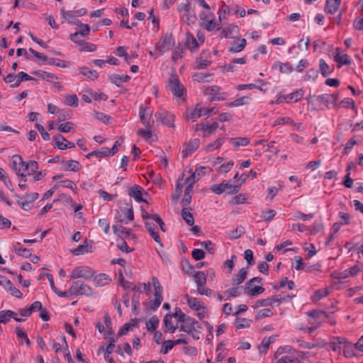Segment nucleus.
Here are the masks:
<instances>
[{
    "label": "nucleus",
    "instance_id": "61",
    "mask_svg": "<svg viewBox=\"0 0 363 363\" xmlns=\"http://www.w3.org/2000/svg\"><path fill=\"white\" fill-rule=\"evenodd\" d=\"M241 287H233L225 291L228 294V297H236L241 294Z\"/></svg>",
    "mask_w": 363,
    "mask_h": 363
},
{
    "label": "nucleus",
    "instance_id": "6",
    "mask_svg": "<svg viewBox=\"0 0 363 363\" xmlns=\"http://www.w3.org/2000/svg\"><path fill=\"white\" fill-rule=\"evenodd\" d=\"M174 41L172 35H163L155 45V49L160 55L169 50L174 45Z\"/></svg>",
    "mask_w": 363,
    "mask_h": 363
},
{
    "label": "nucleus",
    "instance_id": "54",
    "mask_svg": "<svg viewBox=\"0 0 363 363\" xmlns=\"http://www.w3.org/2000/svg\"><path fill=\"white\" fill-rule=\"evenodd\" d=\"M53 140L55 141V147L58 148L59 150H64V148L62 147L61 145H65L64 141L66 140L65 138L61 134H57L55 136H54Z\"/></svg>",
    "mask_w": 363,
    "mask_h": 363
},
{
    "label": "nucleus",
    "instance_id": "49",
    "mask_svg": "<svg viewBox=\"0 0 363 363\" xmlns=\"http://www.w3.org/2000/svg\"><path fill=\"white\" fill-rule=\"evenodd\" d=\"M225 192L228 194L237 193L240 189V185H233L230 183H224Z\"/></svg>",
    "mask_w": 363,
    "mask_h": 363
},
{
    "label": "nucleus",
    "instance_id": "10",
    "mask_svg": "<svg viewBox=\"0 0 363 363\" xmlns=\"http://www.w3.org/2000/svg\"><path fill=\"white\" fill-rule=\"evenodd\" d=\"M25 162H23L21 156L15 155L12 157L11 169L21 178L26 177L23 172H21V168H24Z\"/></svg>",
    "mask_w": 363,
    "mask_h": 363
},
{
    "label": "nucleus",
    "instance_id": "44",
    "mask_svg": "<svg viewBox=\"0 0 363 363\" xmlns=\"http://www.w3.org/2000/svg\"><path fill=\"white\" fill-rule=\"evenodd\" d=\"M212 76L211 74L209 73H196L194 76V80L198 82H208L210 80L208 79L209 77Z\"/></svg>",
    "mask_w": 363,
    "mask_h": 363
},
{
    "label": "nucleus",
    "instance_id": "64",
    "mask_svg": "<svg viewBox=\"0 0 363 363\" xmlns=\"http://www.w3.org/2000/svg\"><path fill=\"white\" fill-rule=\"evenodd\" d=\"M272 315H273V312L271 309L264 308V309H261L258 311L257 318L259 319V318H264V317H270Z\"/></svg>",
    "mask_w": 363,
    "mask_h": 363
},
{
    "label": "nucleus",
    "instance_id": "57",
    "mask_svg": "<svg viewBox=\"0 0 363 363\" xmlns=\"http://www.w3.org/2000/svg\"><path fill=\"white\" fill-rule=\"evenodd\" d=\"M186 46L191 52H194L198 48L199 44L196 40L192 36L191 38L187 39Z\"/></svg>",
    "mask_w": 363,
    "mask_h": 363
},
{
    "label": "nucleus",
    "instance_id": "48",
    "mask_svg": "<svg viewBox=\"0 0 363 363\" xmlns=\"http://www.w3.org/2000/svg\"><path fill=\"white\" fill-rule=\"evenodd\" d=\"M58 201H63L64 203H66L67 204L71 206L72 207L74 206V201H73V199L70 196L65 194H61L60 195H59L58 199H55L54 202H57Z\"/></svg>",
    "mask_w": 363,
    "mask_h": 363
},
{
    "label": "nucleus",
    "instance_id": "26",
    "mask_svg": "<svg viewBox=\"0 0 363 363\" xmlns=\"http://www.w3.org/2000/svg\"><path fill=\"white\" fill-rule=\"evenodd\" d=\"M238 31L239 28L237 26L230 25L223 29L222 34L226 38H233V35L238 33Z\"/></svg>",
    "mask_w": 363,
    "mask_h": 363
},
{
    "label": "nucleus",
    "instance_id": "38",
    "mask_svg": "<svg viewBox=\"0 0 363 363\" xmlns=\"http://www.w3.org/2000/svg\"><path fill=\"white\" fill-rule=\"evenodd\" d=\"M303 95V91L302 89H298L296 91L284 96V99H285V101H289V100H294V102H296L302 98Z\"/></svg>",
    "mask_w": 363,
    "mask_h": 363
},
{
    "label": "nucleus",
    "instance_id": "2",
    "mask_svg": "<svg viewBox=\"0 0 363 363\" xmlns=\"http://www.w3.org/2000/svg\"><path fill=\"white\" fill-rule=\"evenodd\" d=\"M71 293L74 296H90L93 294V289L84 281L77 280L72 283Z\"/></svg>",
    "mask_w": 363,
    "mask_h": 363
},
{
    "label": "nucleus",
    "instance_id": "4",
    "mask_svg": "<svg viewBox=\"0 0 363 363\" xmlns=\"http://www.w3.org/2000/svg\"><path fill=\"white\" fill-rule=\"evenodd\" d=\"M95 274V272L89 267L78 266L74 268L70 275L71 279L82 278L90 279Z\"/></svg>",
    "mask_w": 363,
    "mask_h": 363
},
{
    "label": "nucleus",
    "instance_id": "36",
    "mask_svg": "<svg viewBox=\"0 0 363 363\" xmlns=\"http://www.w3.org/2000/svg\"><path fill=\"white\" fill-rule=\"evenodd\" d=\"M334 60L335 62H338V67H342V65H349L351 64V61L349 59V56L347 55H337L334 56Z\"/></svg>",
    "mask_w": 363,
    "mask_h": 363
},
{
    "label": "nucleus",
    "instance_id": "62",
    "mask_svg": "<svg viewBox=\"0 0 363 363\" xmlns=\"http://www.w3.org/2000/svg\"><path fill=\"white\" fill-rule=\"evenodd\" d=\"M82 47L81 51L84 52H94L96 49V46L94 44L82 41Z\"/></svg>",
    "mask_w": 363,
    "mask_h": 363
},
{
    "label": "nucleus",
    "instance_id": "41",
    "mask_svg": "<svg viewBox=\"0 0 363 363\" xmlns=\"http://www.w3.org/2000/svg\"><path fill=\"white\" fill-rule=\"evenodd\" d=\"M79 99L76 94L68 95L65 97V104L72 107L78 106Z\"/></svg>",
    "mask_w": 363,
    "mask_h": 363
},
{
    "label": "nucleus",
    "instance_id": "55",
    "mask_svg": "<svg viewBox=\"0 0 363 363\" xmlns=\"http://www.w3.org/2000/svg\"><path fill=\"white\" fill-rule=\"evenodd\" d=\"M174 346V344L173 343V340L165 341L162 346L160 352L165 354L169 352V350H172Z\"/></svg>",
    "mask_w": 363,
    "mask_h": 363
},
{
    "label": "nucleus",
    "instance_id": "32",
    "mask_svg": "<svg viewBox=\"0 0 363 363\" xmlns=\"http://www.w3.org/2000/svg\"><path fill=\"white\" fill-rule=\"evenodd\" d=\"M205 52L203 51L200 53L199 57L196 60V69H201L206 68L210 65V61L205 58Z\"/></svg>",
    "mask_w": 363,
    "mask_h": 363
},
{
    "label": "nucleus",
    "instance_id": "29",
    "mask_svg": "<svg viewBox=\"0 0 363 363\" xmlns=\"http://www.w3.org/2000/svg\"><path fill=\"white\" fill-rule=\"evenodd\" d=\"M194 280L197 284V287L204 286L206 283V277L203 272H197L194 275Z\"/></svg>",
    "mask_w": 363,
    "mask_h": 363
},
{
    "label": "nucleus",
    "instance_id": "1",
    "mask_svg": "<svg viewBox=\"0 0 363 363\" xmlns=\"http://www.w3.org/2000/svg\"><path fill=\"white\" fill-rule=\"evenodd\" d=\"M116 219L125 224H128L134 219V213L132 203H126L125 207H119L117 210Z\"/></svg>",
    "mask_w": 363,
    "mask_h": 363
},
{
    "label": "nucleus",
    "instance_id": "43",
    "mask_svg": "<svg viewBox=\"0 0 363 363\" xmlns=\"http://www.w3.org/2000/svg\"><path fill=\"white\" fill-rule=\"evenodd\" d=\"M80 72L83 75L86 76L88 78L91 79H94L98 77V73L96 72V71L90 69L88 67L81 68Z\"/></svg>",
    "mask_w": 363,
    "mask_h": 363
},
{
    "label": "nucleus",
    "instance_id": "53",
    "mask_svg": "<svg viewBox=\"0 0 363 363\" xmlns=\"http://www.w3.org/2000/svg\"><path fill=\"white\" fill-rule=\"evenodd\" d=\"M328 294V290L325 289L318 290L314 293V294L311 298H312L313 301H317L320 300V298H322L325 296H327Z\"/></svg>",
    "mask_w": 363,
    "mask_h": 363
},
{
    "label": "nucleus",
    "instance_id": "15",
    "mask_svg": "<svg viewBox=\"0 0 363 363\" xmlns=\"http://www.w3.org/2000/svg\"><path fill=\"white\" fill-rule=\"evenodd\" d=\"M188 306L194 311L205 310L203 303L198 300L196 298L191 297L186 295Z\"/></svg>",
    "mask_w": 363,
    "mask_h": 363
},
{
    "label": "nucleus",
    "instance_id": "9",
    "mask_svg": "<svg viewBox=\"0 0 363 363\" xmlns=\"http://www.w3.org/2000/svg\"><path fill=\"white\" fill-rule=\"evenodd\" d=\"M152 111L150 108L140 107V119L141 123L148 129H152L153 127L154 121H151Z\"/></svg>",
    "mask_w": 363,
    "mask_h": 363
},
{
    "label": "nucleus",
    "instance_id": "50",
    "mask_svg": "<svg viewBox=\"0 0 363 363\" xmlns=\"http://www.w3.org/2000/svg\"><path fill=\"white\" fill-rule=\"evenodd\" d=\"M277 363H299V362L297 361V358L295 357V355H285L279 358Z\"/></svg>",
    "mask_w": 363,
    "mask_h": 363
},
{
    "label": "nucleus",
    "instance_id": "35",
    "mask_svg": "<svg viewBox=\"0 0 363 363\" xmlns=\"http://www.w3.org/2000/svg\"><path fill=\"white\" fill-rule=\"evenodd\" d=\"M159 324V319L157 316H152L146 323V328L147 331L153 332L156 330Z\"/></svg>",
    "mask_w": 363,
    "mask_h": 363
},
{
    "label": "nucleus",
    "instance_id": "58",
    "mask_svg": "<svg viewBox=\"0 0 363 363\" xmlns=\"http://www.w3.org/2000/svg\"><path fill=\"white\" fill-rule=\"evenodd\" d=\"M94 115H95V118L98 121H101L105 124H108L111 119V116L106 115L105 113H101V112H95Z\"/></svg>",
    "mask_w": 363,
    "mask_h": 363
},
{
    "label": "nucleus",
    "instance_id": "37",
    "mask_svg": "<svg viewBox=\"0 0 363 363\" xmlns=\"http://www.w3.org/2000/svg\"><path fill=\"white\" fill-rule=\"evenodd\" d=\"M347 343L345 338L341 337H337L334 338V340L330 343L332 350L333 351H337L340 350V345L342 344Z\"/></svg>",
    "mask_w": 363,
    "mask_h": 363
},
{
    "label": "nucleus",
    "instance_id": "16",
    "mask_svg": "<svg viewBox=\"0 0 363 363\" xmlns=\"http://www.w3.org/2000/svg\"><path fill=\"white\" fill-rule=\"evenodd\" d=\"M145 228L147 230L150 234L151 237L154 239V240L162 245L161 239L160 235L157 231H155L156 226L153 223L146 221L145 223Z\"/></svg>",
    "mask_w": 363,
    "mask_h": 363
},
{
    "label": "nucleus",
    "instance_id": "28",
    "mask_svg": "<svg viewBox=\"0 0 363 363\" xmlns=\"http://www.w3.org/2000/svg\"><path fill=\"white\" fill-rule=\"evenodd\" d=\"M191 208H183L182 211V217L185 220V222L190 226H192L194 224V219L193 215L188 211Z\"/></svg>",
    "mask_w": 363,
    "mask_h": 363
},
{
    "label": "nucleus",
    "instance_id": "40",
    "mask_svg": "<svg viewBox=\"0 0 363 363\" xmlns=\"http://www.w3.org/2000/svg\"><path fill=\"white\" fill-rule=\"evenodd\" d=\"M239 44L234 42L233 45L230 48V52H239L242 51L246 45V40L245 38L239 39Z\"/></svg>",
    "mask_w": 363,
    "mask_h": 363
},
{
    "label": "nucleus",
    "instance_id": "59",
    "mask_svg": "<svg viewBox=\"0 0 363 363\" xmlns=\"http://www.w3.org/2000/svg\"><path fill=\"white\" fill-rule=\"evenodd\" d=\"M16 335L19 338H23L25 340V342L28 346L30 345V341L29 338L28 337V335L25 332L22 330V329L20 327H16Z\"/></svg>",
    "mask_w": 363,
    "mask_h": 363
},
{
    "label": "nucleus",
    "instance_id": "46",
    "mask_svg": "<svg viewBox=\"0 0 363 363\" xmlns=\"http://www.w3.org/2000/svg\"><path fill=\"white\" fill-rule=\"evenodd\" d=\"M91 156H96L97 157H103L108 156V152H107V147H104L99 150L92 151L91 152L89 153L86 155V157L90 158Z\"/></svg>",
    "mask_w": 363,
    "mask_h": 363
},
{
    "label": "nucleus",
    "instance_id": "21",
    "mask_svg": "<svg viewBox=\"0 0 363 363\" xmlns=\"http://www.w3.org/2000/svg\"><path fill=\"white\" fill-rule=\"evenodd\" d=\"M61 15L62 18L70 23L79 25V23H80L79 21L75 19V13L73 11H65L62 9L61 10Z\"/></svg>",
    "mask_w": 363,
    "mask_h": 363
},
{
    "label": "nucleus",
    "instance_id": "52",
    "mask_svg": "<svg viewBox=\"0 0 363 363\" xmlns=\"http://www.w3.org/2000/svg\"><path fill=\"white\" fill-rule=\"evenodd\" d=\"M245 233V228L242 226H238L235 230L230 231L229 233L232 239H237L240 238Z\"/></svg>",
    "mask_w": 363,
    "mask_h": 363
},
{
    "label": "nucleus",
    "instance_id": "33",
    "mask_svg": "<svg viewBox=\"0 0 363 363\" xmlns=\"http://www.w3.org/2000/svg\"><path fill=\"white\" fill-rule=\"evenodd\" d=\"M182 20L187 25H192L196 21L197 18L196 14L190 11L186 12L182 17Z\"/></svg>",
    "mask_w": 363,
    "mask_h": 363
},
{
    "label": "nucleus",
    "instance_id": "39",
    "mask_svg": "<svg viewBox=\"0 0 363 363\" xmlns=\"http://www.w3.org/2000/svg\"><path fill=\"white\" fill-rule=\"evenodd\" d=\"M171 318H172V315L166 314V315L164 318L163 322H164L166 330L169 331L170 333H173L176 330V329L178 328V326L172 325V324L171 323Z\"/></svg>",
    "mask_w": 363,
    "mask_h": 363
},
{
    "label": "nucleus",
    "instance_id": "22",
    "mask_svg": "<svg viewBox=\"0 0 363 363\" xmlns=\"http://www.w3.org/2000/svg\"><path fill=\"white\" fill-rule=\"evenodd\" d=\"M111 279L109 276L106 274H99L94 277V281L96 286H103L108 284Z\"/></svg>",
    "mask_w": 363,
    "mask_h": 363
},
{
    "label": "nucleus",
    "instance_id": "24",
    "mask_svg": "<svg viewBox=\"0 0 363 363\" xmlns=\"http://www.w3.org/2000/svg\"><path fill=\"white\" fill-rule=\"evenodd\" d=\"M24 168L23 172H28V174H33L37 172L38 169V164L37 162L30 160L28 162H25Z\"/></svg>",
    "mask_w": 363,
    "mask_h": 363
},
{
    "label": "nucleus",
    "instance_id": "47",
    "mask_svg": "<svg viewBox=\"0 0 363 363\" xmlns=\"http://www.w3.org/2000/svg\"><path fill=\"white\" fill-rule=\"evenodd\" d=\"M313 97L315 98L316 101L320 104H323L326 106H328L330 100L329 99V94H325L318 96H313Z\"/></svg>",
    "mask_w": 363,
    "mask_h": 363
},
{
    "label": "nucleus",
    "instance_id": "14",
    "mask_svg": "<svg viewBox=\"0 0 363 363\" xmlns=\"http://www.w3.org/2000/svg\"><path fill=\"white\" fill-rule=\"evenodd\" d=\"M200 145V140L198 138H194L189 141L186 145V149L183 150L182 154L184 157H187L196 151Z\"/></svg>",
    "mask_w": 363,
    "mask_h": 363
},
{
    "label": "nucleus",
    "instance_id": "12",
    "mask_svg": "<svg viewBox=\"0 0 363 363\" xmlns=\"http://www.w3.org/2000/svg\"><path fill=\"white\" fill-rule=\"evenodd\" d=\"M157 119L164 125H166L170 128H174L173 123L174 116L166 111L158 112L156 115Z\"/></svg>",
    "mask_w": 363,
    "mask_h": 363
},
{
    "label": "nucleus",
    "instance_id": "3",
    "mask_svg": "<svg viewBox=\"0 0 363 363\" xmlns=\"http://www.w3.org/2000/svg\"><path fill=\"white\" fill-rule=\"evenodd\" d=\"M262 278L256 277L248 280L245 286L244 290L245 294L250 296H257L259 294L264 291V288L260 286H255V288H252V286L255 282L261 283Z\"/></svg>",
    "mask_w": 363,
    "mask_h": 363
},
{
    "label": "nucleus",
    "instance_id": "63",
    "mask_svg": "<svg viewBox=\"0 0 363 363\" xmlns=\"http://www.w3.org/2000/svg\"><path fill=\"white\" fill-rule=\"evenodd\" d=\"M99 226L103 228L104 233L108 234L109 232L110 223L106 218H101L99 220Z\"/></svg>",
    "mask_w": 363,
    "mask_h": 363
},
{
    "label": "nucleus",
    "instance_id": "19",
    "mask_svg": "<svg viewBox=\"0 0 363 363\" xmlns=\"http://www.w3.org/2000/svg\"><path fill=\"white\" fill-rule=\"evenodd\" d=\"M295 352L297 351L290 345H284L279 347L274 353V358L278 357L283 354H289L290 355H295Z\"/></svg>",
    "mask_w": 363,
    "mask_h": 363
},
{
    "label": "nucleus",
    "instance_id": "20",
    "mask_svg": "<svg viewBox=\"0 0 363 363\" xmlns=\"http://www.w3.org/2000/svg\"><path fill=\"white\" fill-rule=\"evenodd\" d=\"M247 268H242L236 276L233 278V285H239L244 281L247 275Z\"/></svg>",
    "mask_w": 363,
    "mask_h": 363
},
{
    "label": "nucleus",
    "instance_id": "23",
    "mask_svg": "<svg viewBox=\"0 0 363 363\" xmlns=\"http://www.w3.org/2000/svg\"><path fill=\"white\" fill-rule=\"evenodd\" d=\"M130 79V77L128 75L112 74L109 77V80L117 86H120L123 82H128Z\"/></svg>",
    "mask_w": 363,
    "mask_h": 363
},
{
    "label": "nucleus",
    "instance_id": "42",
    "mask_svg": "<svg viewBox=\"0 0 363 363\" xmlns=\"http://www.w3.org/2000/svg\"><path fill=\"white\" fill-rule=\"evenodd\" d=\"M223 142H224V138H218L215 142H213L212 143H209L206 146V150L208 152H211L214 150H216V149L219 148L223 145Z\"/></svg>",
    "mask_w": 363,
    "mask_h": 363
},
{
    "label": "nucleus",
    "instance_id": "7",
    "mask_svg": "<svg viewBox=\"0 0 363 363\" xmlns=\"http://www.w3.org/2000/svg\"><path fill=\"white\" fill-rule=\"evenodd\" d=\"M168 84L174 96L181 97L183 95L184 86L180 83L176 74H171Z\"/></svg>",
    "mask_w": 363,
    "mask_h": 363
},
{
    "label": "nucleus",
    "instance_id": "11",
    "mask_svg": "<svg viewBox=\"0 0 363 363\" xmlns=\"http://www.w3.org/2000/svg\"><path fill=\"white\" fill-rule=\"evenodd\" d=\"M218 128V124L215 122L211 125H206L203 123H199L196 125V130H202L204 137L209 136L213 134L216 130Z\"/></svg>",
    "mask_w": 363,
    "mask_h": 363
},
{
    "label": "nucleus",
    "instance_id": "27",
    "mask_svg": "<svg viewBox=\"0 0 363 363\" xmlns=\"http://www.w3.org/2000/svg\"><path fill=\"white\" fill-rule=\"evenodd\" d=\"M62 162L65 163L66 167L65 168V170L66 171L78 172L80 169V164L77 161L72 160L65 161L64 160H62Z\"/></svg>",
    "mask_w": 363,
    "mask_h": 363
},
{
    "label": "nucleus",
    "instance_id": "8",
    "mask_svg": "<svg viewBox=\"0 0 363 363\" xmlns=\"http://www.w3.org/2000/svg\"><path fill=\"white\" fill-rule=\"evenodd\" d=\"M182 323L183 324L180 327V330L186 333L197 332V328H201L198 321L187 315Z\"/></svg>",
    "mask_w": 363,
    "mask_h": 363
},
{
    "label": "nucleus",
    "instance_id": "51",
    "mask_svg": "<svg viewBox=\"0 0 363 363\" xmlns=\"http://www.w3.org/2000/svg\"><path fill=\"white\" fill-rule=\"evenodd\" d=\"M182 269L185 274H191L194 272V267L185 260L182 262Z\"/></svg>",
    "mask_w": 363,
    "mask_h": 363
},
{
    "label": "nucleus",
    "instance_id": "17",
    "mask_svg": "<svg viewBox=\"0 0 363 363\" xmlns=\"http://www.w3.org/2000/svg\"><path fill=\"white\" fill-rule=\"evenodd\" d=\"M341 0H326L325 11L328 13L333 14L339 9Z\"/></svg>",
    "mask_w": 363,
    "mask_h": 363
},
{
    "label": "nucleus",
    "instance_id": "25",
    "mask_svg": "<svg viewBox=\"0 0 363 363\" xmlns=\"http://www.w3.org/2000/svg\"><path fill=\"white\" fill-rule=\"evenodd\" d=\"M229 142L232 143L235 148L240 146H246L250 143V139L247 138H231L228 139Z\"/></svg>",
    "mask_w": 363,
    "mask_h": 363
},
{
    "label": "nucleus",
    "instance_id": "30",
    "mask_svg": "<svg viewBox=\"0 0 363 363\" xmlns=\"http://www.w3.org/2000/svg\"><path fill=\"white\" fill-rule=\"evenodd\" d=\"M319 69L323 77H327L331 74L333 71V68H330V66L323 59L320 60Z\"/></svg>",
    "mask_w": 363,
    "mask_h": 363
},
{
    "label": "nucleus",
    "instance_id": "13",
    "mask_svg": "<svg viewBox=\"0 0 363 363\" xmlns=\"http://www.w3.org/2000/svg\"><path fill=\"white\" fill-rule=\"evenodd\" d=\"M143 194L145 195L147 194V193L138 185H134L129 189V196L134 198L138 202L145 201L142 197Z\"/></svg>",
    "mask_w": 363,
    "mask_h": 363
},
{
    "label": "nucleus",
    "instance_id": "34",
    "mask_svg": "<svg viewBox=\"0 0 363 363\" xmlns=\"http://www.w3.org/2000/svg\"><path fill=\"white\" fill-rule=\"evenodd\" d=\"M250 100H251L250 97L244 96L240 97V98L235 99V101L229 103L228 106L229 107L240 106L248 104L249 102L250 101Z\"/></svg>",
    "mask_w": 363,
    "mask_h": 363
},
{
    "label": "nucleus",
    "instance_id": "56",
    "mask_svg": "<svg viewBox=\"0 0 363 363\" xmlns=\"http://www.w3.org/2000/svg\"><path fill=\"white\" fill-rule=\"evenodd\" d=\"M15 252L19 255L24 257H31L30 250L26 247H16Z\"/></svg>",
    "mask_w": 363,
    "mask_h": 363
},
{
    "label": "nucleus",
    "instance_id": "45",
    "mask_svg": "<svg viewBox=\"0 0 363 363\" xmlns=\"http://www.w3.org/2000/svg\"><path fill=\"white\" fill-rule=\"evenodd\" d=\"M205 167H200L199 169H196V171L191 174V175L186 179V182H193V180H199L201 175L204 173L203 170Z\"/></svg>",
    "mask_w": 363,
    "mask_h": 363
},
{
    "label": "nucleus",
    "instance_id": "18",
    "mask_svg": "<svg viewBox=\"0 0 363 363\" xmlns=\"http://www.w3.org/2000/svg\"><path fill=\"white\" fill-rule=\"evenodd\" d=\"M33 74L37 76L39 78H41L43 79L46 80L47 82H51V83H55V80H57L58 78L57 76H55L52 73L47 72L45 71H36L34 72Z\"/></svg>",
    "mask_w": 363,
    "mask_h": 363
},
{
    "label": "nucleus",
    "instance_id": "31",
    "mask_svg": "<svg viewBox=\"0 0 363 363\" xmlns=\"http://www.w3.org/2000/svg\"><path fill=\"white\" fill-rule=\"evenodd\" d=\"M17 77H18V79H17L16 82L11 84V87H12V88L18 87L20 85L21 82L23 81L34 80L33 77L29 76L28 74H26L24 72H19Z\"/></svg>",
    "mask_w": 363,
    "mask_h": 363
},
{
    "label": "nucleus",
    "instance_id": "5",
    "mask_svg": "<svg viewBox=\"0 0 363 363\" xmlns=\"http://www.w3.org/2000/svg\"><path fill=\"white\" fill-rule=\"evenodd\" d=\"M198 106L199 104L196 105V108L194 110L187 112V119H191L194 121L196 119L200 118L202 116L215 114L218 111V109L216 107L206 108H199Z\"/></svg>",
    "mask_w": 363,
    "mask_h": 363
},
{
    "label": "nucleus",
    "instance_id": "60",
    "mask_svg": "<svg viewBox=\"0 0 363 363\" xmlns=\"http://www.w3.org/2000/svg\"><path fill=\"white\" fill-rule=\"evenodd\" d=\"M191 255L195 260L199 261L205 257V252L201 249H194Z\"/></svg>",
    "mask_w": 363,
    "mask_h": 363
}]
</instances>
